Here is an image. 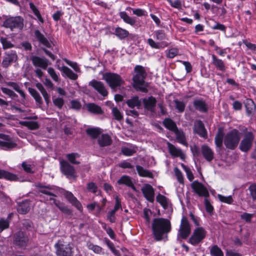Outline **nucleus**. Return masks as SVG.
Masks as SVG:
<instances>
[{
    "label": "nucleus",
    "instance_id": "obj_41",
    "mask_svg": "<svg viewBox=\"0 0 256 256\" xmlns=\"http://www.w3.org/2000/svg\"><path fill=\"white\" fill-rule=\"evenodd\" d=\"M80 155L76 152H72L70 154H67L66 158L72 164H80V162L76 160V159L80 158Z\"/></svg>",
    "mask_w": 256,
    "mask_h": 256
},
{
    "label": "nucleus",
    "instance_id": "obj_9",
    "mask_svg": "<svg viewBox=\"0 0 256 256\" xmlns=\"http://www.w3.org/2000/svg\"><path fill=\"white\" fill-rule=\"evenodd\" d=\"M29 239L26 234L22 231L16 232L13 236V243L20 248H26Z\"/></svg>",
    "mask_w": 256,
    "mask_h": 256
},
{
    "label": "nucleus",
    "instance_id": "obj_33",
    "mask_svg": "<svg viewBox=\"0 0 256 256\" xmlns=\"http://www.w3.org/2000/svg\"><path fill=\"white\" fill-rule=\"evenodd\" d=\"M126 104L130 108H134L136 107L137 108H140L141 106V101L139 100L138 97L137 96H134L130 99L128 100L126 102Z\"/></svg>",
    "mask_w": 256,
    "mask_h": 256
},
{
    "label": "nucleus",
    "instance_id": "obj_35",
    "mask_svg": "<svg viewBox=\"0 0 256 256\" xmlns=\"http://www.w3.org/2000/svg\"><path fill=\"white\" fill-rule=\"evenodd\" d=\"M86 134L90 136L92 138L96 139L98 138L99 136L102 132V131L100 128H89L86 130Z\"/></svg>",
    "mask_w": 256,
    "mask_h": 256
},
{
    "label": "nucleus",
    "instance_id": "obj_17",
    "mask_svg": "<svg viewBox=\"0 0 256 256\" xmlns=\"http://www.w3.org/2000/svg\"><path fill=\"white\" fill-rule=\"evenodd\" d=\"M194 132L203 138H207V132L204 124L200 120H196L194 124Z\"/></svg>",
    "mask_w": 256,
    "mask_h": 256
},
{
    "label": "nucleus",
    "instance_id": "obj_22",
    "mask_svg": "<svg viewBox=\"0 0 256 256\" xmlns=\"http://www.w3.org/2000/svg\"><path fill=\"white\" fill-rule=\"evenodd\" d=\"M145 108L152 112H154V108L156 105V99L153 96L148 97L143 100Z\"/></svg>",
    "mask_w": 256,
    "mask_h": 256
},
{
    "label": "nucleus",
    "instance_id": "obj_6",
    "mask_svg": "<svg viewBox=\"0 0 256 256\" xmlns=\"http://www.w3.org/2000/svg\"><path fill=\"white\" fill-rule=\"evenodd\" d=\"M3 26L12 30L14 29L22 30L24 27V19L20 16L10 17L4 21Z\"/></svg>",
    "mask_w": 256,
    "mask_h": 256
},
{
    "label": "nucleus",
    "instance_id": "obj_46",
    "mask_svg": "<svg viewBox=\"0 0 256 256\" xmlns=\"http://www.w3.org/2000/svg\"><path fill=\"white\" fill-rule=\"evenodd\" d=\"M120 16L126 22L132 26L134 25L136 23V20L133 18L129 16L125 12H120Z\"/></svg>",
    "mask_w": 256,
    "mask_h": 256
},
{
    "label": "nucleus",
    "instance_id": "obj_21",
    "mask_svg": "<svg viewBox=\"0 0 256 256\" xmlns=\"http://www.w3.org/2000/svg\"><path fill=\"white\" fill-rule=\"evenodd\" d=\"M202 154L204 158L208 162H211L214 157L212 150L206 145H203L201 148Z\"/></svg>",
    "mask_w": 256,
    "mask_h": 256
},
{
    "label": "nucleus",
    "instance_id": "obj_3",
    "mask_svg": "<svg viewBox=\"0 0 256 256\" xmlns=\"http://www.w3.org/2000/svg\"><path fill=\"white\" fill-rule=\"evenodd\" d=\"M104 80L113 92H116L118 88L120 87L124 82L121 76L117 74L106 72L103 74Z\"/></svg>",
    "mask_w": 256,
    "mask_h": 256
},
{
    "label": "nucleus",
    "instance_id": "obj_54",
    "mask_svg": "<svg viewBox=\"0 0 256 256\" xmlns=\"http://www.w3.org/2000/svg\"><path fill=\"white\" fill-rule=\"evenodd\" d=\"M48 72L54 82H58L59 81V78L52 68H49L48 69Z\"/></svg>",
    "mask_w": 256,
    "mask_h": 256
},
{
    "label": "nucleus",
    "instance_id": "obj_30",
    "mask_svg": "<svg viewBox=\"0 0 256 256\" xmlns=\"http://www.w3.org/2000/svg\"><path fill=\"white\" fill-rule=\"evenodd\" d=\"M162 124L166 128L173 132H174L178 128L175 122L169 118H165Z\"/></svg>",
    "mask_w": 256,
    "mask_h": 256
},
{
    "label": "nucleus",
    "instance_id": "obj_34",
    "mask_svg": "<svg viewBox=\"0 0 256 256\" xmlns=\"http://www.w3.org/2000/svg\"><path fill=\"white\" fill-rule=\"evenodd\" d=\"M136 167L138 173L140 176L152 178V174L148 170L144 169L142 166L139 165H136Z\"/></svg>",
    "mask_w": 256,
    "mask_h": 256
},
{
    "label": "nucleus",
    "instance_id": "obj_48",
    "mask_svg": "<svg viewBox=\"0 0 256 256\" xmlns=\"http://www.w3.org/2000/svg\"><path fill=\"white\" fill-rule=\"evenodd\" d=\"M112 114L114 118L118 121H120L123 119V115L116 107L112 108Z\"/></svg>",
    "mask_w": 256,
    "mask_h": 256
},
{
    "label": "nucleus",
    "instance_id": "obj_58",
    "mask_svg": "<svg viewBox=\"0 0 256 256\" xmlns=\"http://www.w3.org/2000/svg\"><path fill=\"white\" fill-rule=\"evenodd\" d=\"M174 170L175 174L177 178L178 181L180 183L183 184L184 183V178H183V176H182V172L180 171V170L178 168H175Z\"/></svg>",
    "mask_w": 256,
    "mask_h": 256
},
{
    "label": "nucleus",
    "instance_id": "obj_60",
    "mask_svg": "<svg viewBox=\"0 0 256 256\" xmlns=\"http://www.w3.org/2000/svg\"><path fill=\"white\" fill-rule=\"evenodd\" d=\"M204 205L206 206V212L209 214H211L214 210V208L212 205L210 204V201L206 198H205L204 199Z\"/></svg>",
    "mask_w": 256,
    "mask_h": 256
},
{
    "label": "nucleus",
    "instance_id": "obj_23",
    "mask_svg": "<svg viewBox=\"0 0 256 256\" xmlns=\"http://www.w3.org/2000/svg\"><path fill=\"white\" fill-rule=\"evenodd\" d=\"M34 36L40 44L47 48L51 47V44L48 40L39 30H37L34 31Z\"/></svg>",
    "mask_w": 256,
    "mask_h": 256
},
{
    "label": "nucleus",
    "instance_id": "obj_38",
    "mask_svg": "<svg viewBox=\"0 0 256 256\" xmlns=\"http://www.w3.org/2000/svg\"><path fill=\"white\" fill-rule=\"evenodd\" d=\"M246 112L248 114H252L256 109L254 101L251 99H246L244 102Z\"/></svg>",
    "mask_w": 256,
    "mask_h": 256
},
{
    "label": "nucleus",
    "instance_id": "obj_50",
    "mask_svg": "<svg viewBox=\"0 0 256 256\" xmlns=\"http://www.w3.org/2000/svg\"><path fill=\"white\" fill-rule=\"evenodd\" d=\"M16 144L11 141L0 140V146L5 148V150L11 149L16 147Z\"/></svg>",
    "mask_w": 256,
    "mask_h": 256
},
{
    "label": "nucleus",
    "instance_id": "obj_8",
    "mask_svg": "<svg viewBox=\"0 0 256 256\" xmlns=\"http://www.w3.org/2000/svg\"><path fill=\"white\" fill-rule=\"evenodd\" d=\"M206 231L202 227L196 228L189 239V242L193 246L198 245L205 238Z\"/></svg>",
    "mask_w": 256,
    "mask_h": 256
},
{
    "label": "nucleus",
    "instance_id": "obj_24",
    "mask_svg": "<svg viewBox=\"0 0 256 256\" xmlns=\"http://www.w3.org/2000/svg\"><path fill=\"white\" fill-rule=\"evenodd\" d=\"M30 201L26 200L18 204L17 210L20 214H24L28 213L30 210Z\"/></svg>",
    "mask_w": 256,
    "mask_h": 256
},
{
    "label": "nucleus",
    "instance_id": "obj_61",
    "mask_svg": "<svg viewBox=\"0 0 256 256\" xmlns=\"http://www.w3.org/2000/svg\"><path fill=\"white\" fill-rule=\"evenodd\" d=\"M155 36L157 40H162L166 38L164 32L162 30L155 32Z\"/></svg>",
    "mask_w": 256,
    "mask_h": 256
},
{
    "label": "nucleus",
    "instance_id": "obj_47",
    "mask_svg": "<svg viewBox=\"0 0 256 256\" xmlns=\"http://www.w3.org/2000/svg\"><path fill=\"white\" fill-rule=\"evenodd\" d=\"M210 254L212 256H224L222 251L217 245H214L212 247Z\"/></svg>",
    "mask_w": 256,
    "mask_h": 256
},
{
    "label": "nucleus",
    "instance_id": "obj_1",
    "mask_svg": "<svg viewBox=\"0 0 256 256\" xmlns=\"http://www.w3.org/2000/svg\"><path fill=\"white\" fill-rule=\"evenodd\" d=\"M152 234L156 241H166L172 229L170 220L164 218H155L152 223Z\"/></svg>",
    "mask_w": 256,
    "mask_h": 256
},
{
    "label": "nucleus",
    "instance_id": "obj_16",
    "mask_svg": "<svg viewBox=\"0 0 256 256\" xmlns=\"http://www.w3.org/2000/svg\"><path fill=\"white\" fill-rule=\"evenodd\" d=\"M142 192L146 198L150 202L154 200V190L152 186L150 184H146L142 188Z\"/></svg>",
    "mask_w": 256,
    "mask_h": 256
},
{
    "label": "nucleus",
    "instance_id": "obj_14",
    "mask_svg": "<svg viewBox=\"0 0 256 256\" xmlns=\"http://www.w3.org/2000/svg\"><path fill=\"white\" fill-rule=\"evenodd\" d=\"M30 59L34 66L40 68L44 70H46L50 64L49 60L44 57L32 55L30 56Z\"/></svg>",
    "mask_w": 256,
    "mask_h": 256
},
{
    "label": "nucleus",
    "instance_id": "obj_40",
    "mask_svg": "<svg viewBox=\"0 0 256 256\" xmlns=\"http://www.w3.org/2000/svg\"><path fill=\"white\" fill-rule=\"evenodd\" d=\"M156 200L164 209L166 210L168 208V199L165 196L158 194L156 197Z\"/></svg>",
    "mask_w": 256,
    "mask_h": 256
},
{
    "label": "nucleus",
    "instance_id": "obj_13",
    "mask_svg": "<svg viewBox=\"0 0 256 256\" xmlns=\"http://www.w3.org/2000/svg\"><path fill=\"white\" fill-rule=\"evenodd\" d=\"M191 187L193 190L200 196L208 198L209 196V192L206 188L198 181H194L191 184Z\"/></svg>",
    "mask_w": 256,
    "mask_h": 256
},
{
    "label": "nucleus",
    "instance_id": "obj_51",
    "mask_svg": "<svg viewBox=\"0 0 256 256\" xmlns=\"http://www.w3.org/2000/svg\"><path fill=\"white\" fill-rule=\"evenodd\" d=\"M30 9L34 13L35 16L38 18V20L40 22H43L44 20H43L42 18V17L39 10L36 8V6H34V4L32 2H30Z\"/></svg>",
    "mask_w": 256,
    "mask_h": 256
},
{
    "label": "nucleus",
    "instance_id": "obj_19",
    "mask_svg": "<svg viewBox=\"0 0 256 256\" xmlns=\"http://www.w3.org/2000/svg\"><path fill=\"white\" fill-rule=\"evenodd\" d=\"M64 196L66 200L74 206L78 210L82 211V206L80 202L74 196V194L70 192H66Z\"/></svg>",
    "mask_w": 256,
    "mask_h": 256
},
{
    "label": "nucleus",
    "instance_id": "obj_39",
    "mask_svg": "<svg viewBox=\"0 0 256 256\" xmlns=\"http://www.w3.org/2000/svg\"><path fill=\"white\" fill-rule=\"evenodd\" d=\"M224 140V134L222 131L219 130L215 136L214 141L216 146L220 149H221L222 146V142Z\"/></svg>",
    "mask_w": 256,
    "mask_h": 256
},
{
    "label": "nucleus",
    "instance_id": "obj_31",
    "mask_svg": "<svg viewBox=\"0 0 256 256\" xmlns=\"http://www.w3.org/2000/svg\"><path fill=\"white\" fill-rule=\"evenodd\" d=\"M28 90L32 96L35 100L36 102L40 108L41 107L42 104L43 103V101L40 94L34 88H29Z\"/></svg>",
    "mask_w": 256,
    "mask_h": 256
},
{
    "label": "nucleus",
    "instance_id": "obj_63",
    "mask_svg": "<svg viewBox=\"0 0 256 256\" xmlns=\"http://www.w3.org/2000/svg\"><path fill=\"white\" fill-rule=\"evenodd\" d=\"M250 194L254 200H256V184H252L248 188Z\"/></svg>",
    "mask_w": 256,
    "mask_h": 256
},
{
    "label": "nucleus",
    "instance_id": "obj_4",
    "mask_svg": "<svg viewBox=\"0 0 256 256\" xmlns=\"http://www.w3.org/2000/svg\"><path fill=\"white\" fill-rule=\"evenodd\" d=\"M240 138L239 132L234 129L224 136V143L227 148L234 150L238 146Z\"/></svg>",
    "mask_w": 256,
    "mask_h": 256
},
{
    "label": "nucleus",
    "instance_id": "obj_27",
    "mask_svg": "<svg viewBox=\"0 0 256 256\" xmlns=\"http://www.w3.org/2000/svg\"><path fill=\"white\" fill-rule=\"evenodd\" d=\"M212 64L218 70L222 72L226 70V66L224 62L214 54L212 55Z\"/></svg>",
    "mask_w": 256,
    "mask_h": 256
},
{
    "label": "nucleus",
    "instance_id": "obj_28",
    "mask_svg": "<svg viewBox=\"0 0 256 256\" xmlns=\"http://www.w3.org/2000/svg\"><path fill=\"white\" fill-rule=\"evenodd\" d=\"M50 200H52L54 201V203L57 206L59 210L62 211V212L66 214L72 215V211L69 209L64 204L61 203L60 202L56 200L50 198Z\"/></svg>",
    "mask_w": 256,
    "mask_h": 256
},
{
    "label": "nucleus",
    "instance_id": "obj_5",
    "mask_svg": "<svg viewBox=\"0 0 256 256\" xmlns=\"http://www.w3.org/2000/svg\"><path fill=\"white\" fill-rule=\"evenodd\" d=\"M56 254L58 256H72V247L64 239L59 240L54 244Z\"/></svg>",
    "mask_w": 256,
    "mask_h": 256
},
{
    "label": "nucleus",
    "instance_id": "obj_25",
    "mask_svg": "<svg viewBox=\"0 0 256 256\" xmlns=\"http://www.w3.org/2000/svg\"><path fill=\"white\" fill-rule=\"evenodd\" d=\"M58 69L62 72L64 76L72 80H76L78 78V74L74 73L70 68L66 66H62L60 67L58 66Z\"/></svg>",
    "mask_w": 256,
    "mask_h": 256
},
{
    "label": "nucleus",
    "instance_id": "obj_43",
    "mask_svg": "<svg viewBox=\"0 0 256 256\" xmlns=\"http://www.w3.org/2000/svg\"><path fill=\"white\" fill-rule=\"evenodd\" d=\"M114 34L120 39L124 38L129 34L128 31L120 28H116Z\"/></svg>",
    "mask_w": 256,
    "mask_h": 256
},
{
    "label": "nucleus",
    "instance_id": "obj_2",
    "mask_svg": "<svg viewBox=\"0 0 256 256\" xmlns=\"http://www.w3.org/2000/svg\"><path fill=\"white\" fill-rule=\"evenodd\" d=\"M134 72L132 78L133 87L137 90L147 92L148 84L144 80L147 76L145 68L142 66L138 65L135 66Z\"/></svg>",
    "mask_w": 256,
    "mask_h": 256
},
{
    "label": "nucleus",
    "instance_id": "obj_59",
    "mask_svg": "<svg viewBox=\"0 0 256 256\" xmlns=\"http://www.w3.org/2000/svg\"><path fill=\"white\" fill-rule=\"evenodd\" d=\"M9 226V222L5 219L0 220V230L2 232L4 230L8 228Z\"/></svg>",
    "mask_w": 256,
    "mask_h": 256
},
{
    "label": "nucleus",
    "instance_id": "obj_53",
    "mask_svg": "<svg viewBox=\"0 0 256 256\" xmlns=\"http://www.w3.org/2000/svg\"><path fill=\"white\" fill-rule=\"evenodd\" d=\"M52 101L54 105L60 109H61L64 106V100L61 98H53Z\"/></svg>",
    "mask_w": 256,
    "mask_h": 256
},
{
    "label": "nucleus",
    "instance_id": "obj_52",
    "mask_svg": "<svg viewBox=\"0 0 256 256\" xmlns=\"http://www.w3.org/2000/svg\"><path fill=\"white\" fill-rule=\"evenodd\" d=\"M218 198L221 202L226 203L228 204H232L234 201L232 198L231 196H225L222 194H218Z\"/></svg>",
    "mask_w": 256,
    "mask_h": 256
},
{
    "label": "nucleus",
    "instance_id": "obj_56",
    "mask_svg": "<svg viewBox=\"0 0 256 256\" xmlns=\"http://www.w3.org/2000/svg\"><path fill=\"white\" fill-rule=\"evenodd\" d=\"M152 214V212L150 209L146 208L144 209V217L146 220V224H150V216Z\"/></svg>",
    "mask_w": 256,
    "mask_h": 256
},
{
    "label": "nucleus",
    "instance_id": "obj_29",
    "mask_svg": "<svg viewBox=\"0 0 256 256\" xmlns=\"http://www.w3.org/2000/svg\"><path fill=\"white\" fill-rule=\"evenodd\" d=\"M174 132L176 136L177 141L184 146H188V144L186 141L184 132L182 130L178 128Z\"/></svg>",
    "mask_w": 256,
    "mask_h": 256
},
{
    "label": "nucleus",
    "instance_id": "obj_55",
    "mask_svg": "<svg viewBox=\"0 0 256 256\" xmlns=\"http://www.w3.org/2000/svg\"><path fill=\"white\" fill-rule=\"evenodd\" d=\"M182 167L184 170H185V172L188 178L190 180V181L192 182L194 180V176H193V174H192L190 169L189 168H188V166H185L184 164H182Z\"/></svg>",
    "mask_w": 256,
    "mask_h": 256
},
{
    "label": "nucleus",
    "instance_id": "obj_32",
    "mask_svg": "<svg viewBox=\"0 0 256 256\" xmlns=\"http://www.w3.org/2000/svg\"><path fill=\"white\" fill-rule=\"evenodd\" d=\"M194 106L195 108L202 112H206L207 106L206 102L202 100H197L194 102Z\"/></svg>",
    "mask_w": 256,
    "mask_h": 256
},
{
    "label": "nucleus",
    "instance_id": "obj_45",
    "mask_svg": "<svg viewBox=\"0 0 256 256\" xmlns=\"http://www.w3.org/2000/svg\"><path fill=\"white\" fill-rule=\"evenodd\" d=\"M119 184H124L128 186L132 182L131 178L129 176H122L117 182Z\"/></svg>",
    "mask_w": 256,
    "mask_h": 256
},
{
    "label": "nucleus",
    "instance_id": "obj_20",
    "mask_svg": "<svg viewBox=\"0 0 256 256\" xmlns=\"http://www.w3.org/2000/svg\"><path fill=\"white\" fill-rule=\"evenodd\" d=\"M112 142L111 137L108 134H102L98 138V142L100 147L110 146Z\"/></svg>",
    "mask_w": 256,
    "mask_h": 256
},
{
    "label": "nucleus",
    "instance_id": "obj_62",
    "mask_svg": "<svg viewBox=\"0 0 256 256\" xmlns=\"http://www.w3.org/2000/svg\"><path fill=\"white\" fill-rule=\"evenodd\" d=\"M87 189L92 192L95 194L98 190V187L96 184L93 182H89L87 186Z\"/></svg>",
    "mask_w": 256,
    "mask_h": 256
},
{
    "label": "nucleus",
    "instance_id": "obj_57",
    "mask_svg": "<svg viewBox=\"0 0 256 256\" xmlns=\"http://www.w3.org/2000/svg\"><path fill=\"white\" fill-rule=\"evenodd\" d=\"M174 102L176 104V107L179 112H182L184 110L186 105L182 102L176 100H174Z\"/></svg>",
    "mask_w": 256,
    "mask_h": 256
},
{
    "label": "nucleus",
    "instance_id": "obj_10",
    "mask_svg": "<svg viewBox=\"0 0 256 256\" xmlns=\"http://www.w3.org/2000/svg\"><path fill=\"white\" fill-rule=\"evenodd\" d=\"M191 228L190 224L185 216H183L181 220V224L178 230V236L182 239H186L190 234Z\"/></svg>",
    "mask_w": 256,
    "mask_h": 256
},
{
    "label": "nucleus",
    "instance_id": "obj_7",
    "mask_svg": "<svg viewBox=\"0 0 256 256\" xmlns=\"http://www.w3.org/2000/svg\"><path fill=\"white\" fill-rule=\"evenodd\" d=\"M60 169L62 172L70 179H76V171L74 168L68 162L62 160L60 162Z\"/></svg>",
    "mask_w": 256,
    "mask_h": 256
},
{
    "label": "nucleus",
    "instance_id": "obj_11",
    "mask_svg": "<svg viewBox=\"0 0 256 256\" xmlns=\"http://www.w3.org/2000/svg\"><path fill=\"white\" fill-rule=\"evenodd\" d=\"M18 60V55L16 51L10 50L6 52L3 57L2 66L4 68H8L12 64L16 62Z\"/></svg>",
    "mask_w": 256,
    "mask_h": 256
},
{
    "label": "nucleus",
    "instance_id": "obj_49",
    "mask_svg": "<svg viewBox=\"0 0 256 256\" xmlns=\"http://www.w3.org/2000/svg\"><path fill=\"white\" fill-rule=\"evenodd\" d=\"M0 42L2 44V48L4 50L10 48L14 47V44H12L10 41L8 40L6 38L2 37L0 38Z\"/></svg>",
    "mask_w": 256,
    "mask_h": 256
},
{
    "label": "nucleus",
    "instance_id": "obj_26",
    "mask_svg": "<svg viewBox=\"0 0 256 256\" xmlns=\"http://www.w3.org/2000/svg\"><path fill=\"white\" fill-rule=\"evenodd\" d=\"M0 178L13 181H16L18 179L16 175L1 169H0Z\"/></svg>",
    "mask_w": 256,
    "mask_h": 256
},
{
    "label": "nucleus",
    "instance_id": "obj_64",
    "mask_svg": "<svg viewBox=\"0 0 256 256\" xmlns=\"http://www.w3.org/2000/svg\"><path fill=\"white\" fill-rule=\"evenodd\" d=\"M254 214L244 212L240 216L242 220H244L247 222H251L252 218L253 217Z\"/></svg>",
    "mask_w": 256,
    "mask_h": 256
},
{
    "label": "nucleus",
    "instance_id": "obj_42",
    "mask_svg": "<svg viewBox=\"0 0 256 256\" xmlns=\"http://www.w3.org/2000/svg\"><path fill=\"white\" fill-rule=\"evenodd\" d=\"M7 85L8 86H10L16 92H18L20 94V96L24 99L26 98L25 94L22 90H20V86H18V84L17 83L14 82H7Z\"/></svg>",
    "mask_w": 256,
    "mask_h": 256
},
{
    "label": "nucleus",
    "instance_id": "obj_12",
    "mask_svg": "<svg viewBox=\"0 0 256 256\" xmlns=\"http://www.w3.org/2000/svg\"><path fill=\"white\" fill-rule=\"evenodd\" d=\"M254 138V135L250 132H248L244 135V138L241 141L240 148L242 152H246L250 150L252 146Z\"/></svg>",
    "mask_w": 256,
    "mask_h": 256
},
{
    "label": "nucleus",
    "instance_id": "obj_37",
    "mask_svg": "<svg viewBox=\"0 0 256 256\" xmlns=\"http://www.w3.org/2000/svg\"><path fill=\"white\" fill-rule=\"evenodd\" d=\"M87 108L88 111L94 114H102L103 112L101 108L94 103H90L88 104Z\"/></svg>",
    "mask_w": 256,
    "mask_h": 256
},
{
    "label": "nucleus",
    "instance_id": "obj_44",
    "mask_svg": "<svg viewBox=\"0 0 256 256\" xmlns=\"http://www.w3.org/2000/svg\"><path fill=\"white\" fill-rule=\"evenodd\" d=\"M20 124L31 130H36L39 128V124L36 122L24 121Z\"/></svg>",
    "mask_w": 256,
    "mask_h": 256
},
{
    "label": "nucleus",
    "instance_id": "obj_36",
    "mask_svg": "<svg viewBox=\"0 0 256 256\" xmlns=\"http://www.w3.org/2000/svg\"><path fill=\"white\" fill-rule=\"evenodd\" d=\"M138 148L136 146H132L131 148L123 147L122 148L121 152L126 156H131L136 153Z\"/></svg>",
    "mask_w": 256,
    "mask_h": 256
},
{
    "label": "nucleus",
    "instance_id": "obj_18",
    "mask_svg": "<svg viewBox=\"0 0 256 256\" xmlns=\"http://www.w3.org/2000/svg\"><path fill=\"white\" fill-rule=\"evenodd\" d=\"M168 152L170 155L174 157H180L184 159L185 155L180 148H178L170 142L166 143Z\"/></svg>",
    "mask_w": 256,
    "mask_h": 256
},
{
    "label": "nucleus",
    "instance_id": "obj_15",
    "mask_svg": "<svg viewBox=\"0 0 256 256\" xmlns=\"http://www.w3.org/2000/svg\"><path fill=\"white\" fill-rule=\"evenodd\" d=\"M89 86L92 87L102 96L104 97L108 96V92L102 82L92 80L89 82Z\"/></svg>",
    "mask_w": 256,
    "mask_h": 256
}]
</instances>
